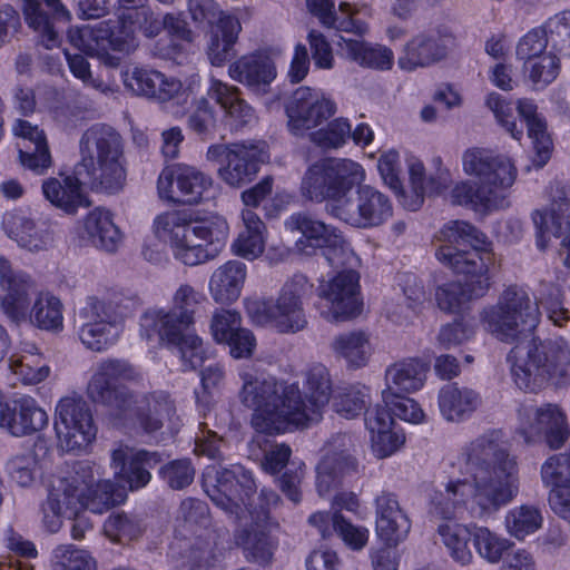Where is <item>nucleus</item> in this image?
<instances>
[{"mask_svg": "<svg viewBox=\"0 0 570 570\" xmlns=\"http://www.w3.org/2000/svg\"><path fill=\"white\" fill-rule=\"evenodd\" d=\"M539 317L538 302L523 287H508L495 305L481 313L487 332L504 343L518 342L507 361L515 384L525 392H537L550 382L570 383V346L563 337L519 342L537 327Z\"/></svg>", "mask_w": 570, "mask_h": 570, "instance_id": "obj_1", "label": "nucleus"}, {"mask_svg": "<svg viewBox=\"0 0 570 570\" xmlns=\"http://www.w3.org/2000/svg\"><path fill=\"white\" fill-rule=\"evenodd\" d=\"M469 479L449 482L444 491H435L429 513L435 520L451 521L471 499L473 518H485L513 500L519 491L518 464L499 430L488 431L462 451Z\"/></svg>", "mask_w": 570, "mask_h": 570, "instance_id": "obj_2", "label": "nucleus"}, {"mask_svg": "<svg viewBox=\"0 0 570 570\" xmlns=\"http://www.w3.org/2000/svg\"><path fill=\"white\" fill-rule=\"evenodd\" d=\"M361 164L348 158H324L312 164L301 181V194L314 203L325 202V213L358 229L384 225L393 216V204L381 190L363 185Z\"/></svg>", "mask_w": 570, "mask_h": 570, "instance_id": "obj_3", "label": "nucleus"}, {"mask_svg": "<svg viewBox=\"0 0 570 570\" xmlns=\"http://www.w3.org/2000/svg\"><path fill=\"white\" fill-rule=\"evenodd\" d=\"M79 153L75 176L49 178L42 184L45 197L69 214L90 205L82 184L112 194L122 189L127 176L124 140L110 126L96 124L88 128L79 140Z\"/></svg>", "mask_w": 570, "mask_h": 570, "instance_id": "obj_4", "label": "nucleus"}, {"mask_svg": "<svg viewBox=\"0 0 570 570\" xmlns=\"http://www.w3.org/2000/svg\"><path fill=\"white\" fill-rule=\"evenodd\" d=\"M135 376L134 367L124 360L102 361L88 383V396L106 406L118 424L138 423L149 434L159 431L165 423L171 431L176 430L178 417L170 396L165 392H154L137 399L124 384Z\"/></svg>", "mask_w": 570, "mask_h": 570, "instance_id": "obj_5", "label": "nucleus"}, {"mask_svg": "<svg viewBox=\"0 0 570 570\" xmlns=\"http://www.w3.org/2000/svg\"><path fill=\"white\" fill-rule=\"evenodd\" d=\"M463 171L478 179V186L462 180L451 190L454 205L489 214L509 206L507 190L514 184L517 168L511 159L484 148L468 149L462 157Z\"/></svg>", "mask_w": 570, "mask_h": 570, "instance_id": "obj_6", "label": "nucleus"}, {"mask_svg": "<svg viewBox=\"0 0 570 570\" xmlns=\"http://www.w3.org/2000/svg\"><path fill=\"white\" fill-rule=\"evenodd\" d=\"M156 235L168 242L176 259L188 266L215 258L226 246L229 226L218 215L194 219L188 210L174 209L154 220Z\"/></svg>", "mask_w": 570, "mask_h": 570, "instance_id": "obj_7", "label": "nucleus"}, {"mask_svg": "<svg viewBox=\"0 0 570 570\" xmlns=\"http://www.w3.org/2000/svg\"><path fill=\"white\" fill-rule=\"evenodd\" d=\"M285 228L299 233L295 242L298 250L311 254L325 249L326 276L322 274L320 285H360L361 259L335 226L326 224L308 213H294L285 222Z\"/></svg>", "mask_w": 570, "mask_h": 570, "instance_id": "obj_8", "label": "nucleus"}, {"mask_svg": "<svg viewBox=\"0 0 570 570\" xmlns=\"http://www.w3.org/2000/svg\"><path fill=\"white\" fill-rule=\"evenodd\" d=\"M204 299L195 287H179L175 294V308L148 309L140 317V335L147 341L158 337L177 347L185 371L197 368L205 360L203 341L191 331L194 307Z\"/></svg>", "mask_w": 570, "mask_h": 570, "instance_id": "obj_9", "label": "nucleus"}, {"mask_svg": "<svg viewBox=\"0 0 570 570\" xmlns=\"http://www.w3.org/2000/svg\"><path fill=\"white\" fill-rule=\"evenodd\" d=\"M242 389L239 401L254 410L252 425L259 434L285 432L292 422H299L305 416L293 414L291 401H297L298 386L278 382L275 377L258 375L249 371L239 373Z\"/></svg>", "mask_w": 570, "mask_h": 570, "instance_id": "obj_10", "label": "nucleus"}, {"mask_svg": "<svg viewBox=\"0 0 570 570\" xmlns=\"http://www.w3.org/2000/svg\"><path fill=\"white\" fill-rule=\"evenodd\" d=\"M212 484V489H206L212 501L223 510L239 513L246 510L256 522H263L268 519L269 508L279 502L278 494L273 490L263 489L257 495L256 483L253 475L240 464H230L220 466L216 470L215 476L208 471L205 474V487Z\"/></svg>", "mask_w": 570, "mask_h": 570, "instance_id": "obj_11", "label": "nucleus"}, {"mask_svg": "<svg viewBox=\"0 0 570 570\" xmlns=\"http://www.w3.org/2000/svg\"><path fill=\"white\" fill-rule=\"evenodd\" d=\"M440 239L449 244L440 246L435 256L454 273L478 276L489 271L493 254L487 246L485 235L471 223L448 222L440 229Z\"/></svg>", "mask_w": 570, "mask_h": 570, "instance_id": "obj_12", "label": "nucleus"}, {"mask_svg": "<svg viewBox=\"0 0 570 570\" xmlns=\"http://www.w3.org/2000/svg\"><path fill=\"white\" fill-rule=\"evenodd\" d=\"M267 158V146L262 140L212 145L207 150V159L220 163L218 175L232 187L250 181L258 170V164Z\"/></svg>", "mask_w": 570, "mask_h": 570, "instance_id": "obj_13", "label": "nucleus"}, {"mask_svg": "<svg viewBox=\"0 0 570 570\" xmlns=\"http://www.w3.org/2000/svg\"><path fill=\"white\" fill-rule=\"evenodd\" d=\"M244 304L253 323L272 324L279 333L301 332L308 323L302 299L291 288H283L276 298H245Z\"/></svg>", "mask_w": 570, "mask_h": 570, "instance_id": "obj_14", "label": "nucleus"}, {"mask_svg": "<svg viewBox=\"0 0 570 570\" xmlns=\"http://www.w3.org/2000/svg\"><path fill=\"white\" fill-rule=\"evenodd\" d=\"M53 428L61 448L69 452L85 449L97 433L88 403L76 395L59 400Z\"/></svg>", "mask_w": 570, "mask_h": 570, "instance_id": "obj_15", "label": "nucleus"}, {"mask_svg": "<svg viewBox=\"0 0 570 570\" xmlns=\"http://www.w3.org/2000/svg\"><path fill=\"white\" fill-rule=\"evenodd\" d=\"M456 38L451 28L439 26L413 36L405 45L397 59L404 71L428 68L445 60L455 47Z\"/></svg>", "mask_w": 570, "mask_h": 570, "instance_id": "obj_16", "label": "nucleus"}, {"mask_svg": "<svg viewBox=\"0 0 570 570\" xmlns=\"http://www.w3.org/2000/svg\"><path fill=\"white\" fill-rule=\"evenodd\" d=\"M337 111L336 102L324 91L309 87L297 88L286 105L288 128L296 135L314 129Z\"/></svg>", "mask_w": 570, "mask_h": 570, "instance_id": "obj_17", "label": "nucleus"}, {"mask_svg": "<svg viewBox=\"0 0 570 570\" xmlns=\"http://www.w3.org/2000/svg\"><path fill=\"white\" fill-rule=\"evenodd\" d=\"M212 186V178L194 166L175 164L165 167L158 177L161 199L177 204H197Z\"/></svg>", "mask_w": 570, "mask_h": 570, "instance_id": "obj_18", "label": "nucleus"}, {"mask_svg": "<svg viewBox=\"0 0 570 570\" xmlns=\"http://www.w3.org/2000/svg\"><path fill=\"white\" fill-rule=\"evenodd\" d=\"M305 399H302L298 390L297 402L291 401L293 414L302 413L305 417L299 422H292L296 428L307 426L311 422H317L322 411L328 404L332 395V381L328 370L322 364H315L305 373Z\"/></svg>", "mask_w": 570, "mask_h": 570, "instance_id": "obj_19", "label": "nucleus"}, {"mask_svg": "<svg viewBox=\"0 0 570 570\" xmlns=\"http://www.w3.org/2000/svg\"><path fill=\"white\" fill-rule=\"evenodd\" d=\"M48 423L47 412L31 396L0 400V428L13 436L32 435Z\"/></svg>", "mask_w": 570, "mask_h": 570, "instance_id": "obj_20", "label": "nucleus"}, {"mask_svg": "<svg viewBox=\"0 0 570 570\" xmlns=\"http://www.w3.org/2000/svg\"><path fill=\"white\" fill-rule=\"evenodd\" d=\"M547 194L550 199L549 210L535 209L532 213V222L537 228V246L541 250L548 247V235L560 237L566 230H570V198L564 185L552 181Z\"/></svg>", "mask_w": 570, "mask_h": 570, "instance_id": "obj_21", "label": "nucleus"}, {"mask_svg": "<svg viewBox=\"0 0 570 570\" xmlns=\"http://www.w3.org/2000/svg\"><path fill=\"white\" fill-rule=\"evenodd\" d=\"M23 13L28 26L38 33L39 41L46 49L60 46L61 40L53 22H69L71 12L61 0H23Z\"/></svg>", "mask_w": 570, "mask_h": 570, "instance_id": "obj_22", "label": "nucleus"}, {"mask_svg": "<svg viewBox=\"0 0 570 570\" xmlns=\"http://www.w3.org/2000/svg\"><path fill=\"white\" fill-rule=\"evenodd\" d=\"M161 462L158 452L137 450L120 445L111 453V463L115 474L129 485L130 490H138L147 485L151 479L150 470Z\"/></svg>", "mask_w": 570, "mask_h": 570, "instance_id": "obj_23", "label": "nucleus"}, {"mask_svg": "<svg viewBox=\"0 0 570 570\" xmlns=\"http://www.w3.org/2000/svg\"><path fill=\"white\" fill-rule=\"evenodd\" d=\"M92 481V466L88 462H78L67 475L58 478L51 484L47 498V509L62 511L68 518L78 514L81 509L80 482Z\"/></svg>", "mask_w": 570, "mask_h": 570, "instance_id": "obj_24", "label": "nucleus"}, {"mask_svg": "<svg viewBox=\"0 0 570 570\" xmlns=\"http://www.w3.org/2000/svg\"><path fill=\"white\" fill-rule=\"evenodd\" d=\"M314 303L328 322H345L361 315L364 306L360 287H317Z\"/></svg>", "mask_w": 570, "mask_h": 570, "instance_id": "obj_25", "label": "nucleus"}, {"mask_svg": "<svg viewBox=\"0 0 570 570\" xmlns=\"http://www.w3.org/2000/svg\"><path fill=\"white\" fill-rule=\"evenodd\" d=\"M12 132L20 138L18 144L21 165L37 175L45 174L52 165L46 135L28 120L17 119Z\"/></svg>", "mask_w": 570, "mask_h": 570, "instance_id": "obj_26", "label": "nucleus"}, {"mask_svg": "<svg viewBox=\"0 0 570 570\" xmlns=\"http://www.w3.org/2000/svg\"><path fill=\"white\" fill-rule=\"evenodd\" d=\"M375 517L376 533L389 547L407 538L412 523L394 493L382 492L375 499Z\"/></svg>", "mask_w": 570, "mask_h": 570, "instance_id": "obj_27", "label": "nucleus"}, {"mask_svg": "<svg viewBox=\"0 0 570 570\" xmlns=\"http://www.w3.org/2000/svg\"><path fill=\"white\" fill-rule=\"evenodd\" d=\"M229 77L257 94H265L275 80L277 70L273 59L263 51L242 56L228 67Z\"/></svg>", "mask_w": 570, "mask_h": 570, "instance_id": "obj_28", "label": "nucleus"}, {"mask_svg": "<svg viewBox=\"0 0 570 570\" xmlns=\"http://www.w3.org/2000/svg\"><path fill=\"white\" fill-rule=\"evenodd\" d=\"M334 442L344 449L327 453L317 465L316 487L321 495H325L337 482L338 476L355 472L358 462L353 455L352 439L347 434H338Z\"/></svg>", "mask_w": 570, "mask_h": 570, "instance_id": "obj_29", "label": "nucleus"}, {"mask_svg": "<svg viewBox=\"0 0 570 570\" xmlns=\"http://www.w3.org/2000/svg\"><path fill=\"white\" fill-rule=\"evenodd\" d=\"M308 522L317 528L323 539L335 533L351 550L361 551L368 542V530L353 524L340 511L315 512L308 518Z\"/></svg>", "mask_w": 570, "mask_h": 570, "instance_id": "obj_30", "label": "nucleus"}, {"mask_svg": "<svg viewBox=\"0 0 570 570\" xmlns=\"http://www.w3.org/2000/svg\"><path fill=\"white\" fill-rule=\"evenodd\" d=\"M364 415L372 448L380 458L390 456L404 443V436L393 430L394 419L389 407L377 404Z\"/></svg>", "mask_w": 570, "mask_h": 570, "instance_id": "obj_31", "label": "nucleus"}, {"mask_svg": "<svg viewBox=\"0 0 570 570\" xmlns=\"http://www.w3.org/2000/svg\"><path fill=\"white\" fill-rule=\"evenodd\" d=\"M533 432L544 434L551 449H560L570 435L566 413L556 404L524 409Z\"/></svg>", "mask_w": 570, "mask_h": 570, "instance_id": "obj_32", "label": "nucleus"}, {"mask_svg": "<svg viewBox=\"0 0 570 570\" xmlns=\"http://www.w3.org/2000/svg\"><path fill=\"white\" fill-rule=\"evenodd\" d=\"M207 96L220 106L235 129L256 121L255 110L240 97V90L216 78H210Z\"/></svg>", "mask_w": 570, "mask_h": 570, "instance_id": "obj_33", "label": "nucleus"}, {"mask_svg": "<svg viewBox=\"0 0 570 570\" xmlns=\"http://www.w3.org/2000/svg\"><path fill=\"white\" fill-rule=\"evenodd\" d=\"M338 47L345 58L362 68L387 71L394 65L393 51L380 43L341 37Z\"/></svg>", "mask_w": 570, "mask_h": 570, "instance_id": "obj_34", "label": "nucleus"}, {"mask_svg": "<svg viewBox=\"0 0 570 570\" xmlns=\"http://www.w3.org/2000/svg\"><path fill=\"white\" fill-rule=\"evenodd\" d=\"M480 403L481 397L475 391L460 386L458 383L445 384L438 394L440 413L450 422H461L468 419Z\"/></svg>", "mask_w": 570, "mask_h": 570, "instance_id": "obj_35", "label": "nucleus"}, {"mask_svg": "<svg viewBox=\"0 0 570 570\" xmlns=\"http://www.w3.org/2000/svg\"><path fill=\"white\" fill-rule=\"evenodd\" d=\"M306 6L325 28L356 35H364L367 31V26L363 21L353 18L356 10L348 2H341L338 6L342 17L337 16L333 0H306Z\"/></svg>", "mask_w": 570, "mask_h": 570, "instance_id": "obj_36", "label": "nucleus"}, {"mask_svg": "<svg viewBox=\"0 0 570 570\" xmlns=\"http://www.w3.org/2000/svg\"><path fill=\"white\" fill-rule=\"evenodd\" d=\"M79 235L82 239L107 252L116 250L121 240L120 230L114 224L110 212L100 207L88 213Z\"/></svg>", "mask_w": 570, "mask_h": 570, "instance_id": "obj_37", "label": "nucleus"}, {"mask_svg": "<svg viewBox=\"0 0 570 570\" xmlns=\"http://www.w3.org/2000/svg\"><path fill=\"white\" fill-rule=\"evenodd\" d=\"M520 117L527 124L528 136L532 140L533 163L538 168L543 167L551 157L552 141L547 132L544 119L537 112V106L531 99H520L517 104Z\"/></svg>", "mask_w": 570, "mask_h": 570, "instance_id": "obj_38", "label": "nucleus"}, {"mask_svg": "<svg viewBox=\"0 0 570 570\" xmlns=\"http://www.w3.org/2000/svg\"><path fill=\"white\" fill-rule=\"evenodd\" d=\"M81 509L94 513L102 514L111 508L122 503L126 499V491L122 487L110 480H98L92 471V481L82 483Z\"/></svg>", "mask_w": 570, "mask_h": 570, "instance_id": "obj_39", "label": "nucleus"}, {"mask_svg": "<svg viewBox=\"0 0 570 570\" xmlns=\"http://www.w3.org/2000/svg\"><path fill=\"white\" fill-rule=\"evenodd\" d=\"M331 348L335 356L343 360L348 368L364 367L372 355L373 348L370 334L363 330H355L336 335Z\"/></svg>", "mask_w": 570, "mask_h": 570, "instance_id": "obj_40", "label": "nucleus"}, {"mask_svg": "<svg viewBox=\"0 0 570 570\" xmlns=\"http://www.w3.org/2000/svg\"><path fill=\"white\" fill-rule=\"evenodd\" d=\"M426 370V365L417 358L396 362L385 371L386 389L382 392H393V394L415 392L423 386Z\"/></svg>", "mask_w": 570, "mask_h": 570, "instance_id": "obj_41", "label": "nucleus"}, {"mask_svg": "<svg viewBox=\"0 0 570 570\" xmlns=\"http://www.w3.org/2000/svg\"><path fill=\"white\" fill-rule=\"evenodd\" d=\"M100 22L95 26L70 27L67 31L68 42L81 52L98 57L106 66L116 68L120 65V58L107 52L102 47Z\"/></svg>", "mask_w": 570, "mask_h": 570, "instance_id": "obj_42", "label": "nucleus"}, {"mask_svg": "<svg viewBox=\"0 0 570 570\" xmlns=\"http://www.w3.org/2000/svg\"><path fill=\"white\" fill-rule=\"evenodd\" d=\"M29 324L47 332L59 333L63 330V304L50 292H37L29 315Z\"/></svg>", "mask_w": 570, "mask_h": 570, "instance_id": "obj_43", "label": "nucleus"}, {"mask_svg": "<svg viewBox=\"0 0 570 570\" xmlns=\"http://www.w3.org/2000/svg\"><path fill=\"white\" fill-rule=\"evenodd\" d=\"M438 533L449 556L460 566H468L473 560L470 541L473 540V525L445 522L438 525Z\"/></svg>", "mask_w": 570, "mask_h": 570, "instance_id": "obj_44", "label": "nucleus"}, {"mask_svg": "<svg viewBox=\"0 0 570 570\" xmlns=\"http://www.w3.org/2000/svg\"><path fill=\"white\" fill-rule=\"evenodd\" d=\"M244 229L239 233L233 247L237 255L253 259L258 257L265 245V225L256 213L250 208L242 212Z\"/></svg>", "mask_w": 570, "mask_h": 570, "instance_id": "obj_45", "label": "nucleus"}, {"mask_svg": "<svg viewBox=\"0 0 570 570\" xmlns=\"http://www.w3.org/2000/svg\"><path fill=\"white\" fill-rule=\"evenodd\" d=\"M10 236L29 250L47 249L53 243V234L43 223L36 224L31 218L17 215L12 218Z\"/></svg>", "mask_w": 570, "mask_h": 570, "instance_id": "obj_46", "label": "nucleus"}, {"mask_svg": "<svg viewBox=\"0 0 570 570\" xmlns=\"http://www.w3.org/2000/svg\"><path fill=\"white\" fill-rule=\"evenodd\" d=\"M37 292L30 287H2L0 293V311L13 324L29 323V315Z\"/></svg>", "mask_w": 570, "mask_h": 570, "instance_id": "obj_47", "label": "nucleus"}, {"mask_svg": "<svg viewBox=\"0 0 570 570\" xmlns=\"http://www.w3.org/2000/svg\"><path fill=\"white\" fill-rule=\"evenodd\" d=\"M102 47L107 52L114 51L122 55H130L138 47V39L135 28H131L129 21H124L121 13L117 21L106 20L100 22Z\"/></svg>", "mask_w": 570, "mask_h": 570, "instance_id": "obj_48", "label": "nucleus"}, {"mask_svg": "<svg viewBox=\"0 0 570 570\" xmlns=\"http://www.w3.org/2000/svg\"><path fill=\"white\" fill-rule=\"evenodd\" d=\"M120 333V322L86 321L79 328V338L87 348L102 352L116 344Z\"/></svg>", "mask_w": 570, "mask_h": 570, "instance_id": "obj_49", "label": "nucleus"}, {"mask_svg": "<svg viewBox=\"0 0 570 570\" xmlns=\"http://www.w3.org/2000/svg\"><path fill=\"white\" fill-rule=\"evenodd\" d=\"M2 541L4 547L13 553L9 560V570H33L28 560L36 558L38 552L31 541L24 539L11 524H7L3 529Z\"/></svg>", "mask_w": 570, "mask_h": 570, "instance_id": "obj_50", "label": "nucleus"}, {"mask_svg": "<svg viewBox=\"0 0 570 570\" xmlns=\"http://www.w3.org/2000/svg\"><path fill=\"white\" fill-rule=\"evenodd\" d=\"M31 350L28 354L21 355L17 360H11L10 363L12 373L26 385L41 383L50 373V367L37 353L38 348L32 346Z\"/></svg>", "mask_w": 570, "mask_h": 570, "instance_id": "obj_51", "label": "nucleus"}, {"mask_svg": "<svg viewBox=\"0 0 570 570\" xmlns=\"http://www.w3.org/2000/svg\"><path fill=\"white\" fill-rule=\"evenodd\" d=\"M238 543L243 546L244 556L248 562L265 567L272 561L274 546L265 532L245 530Z\"/></svg>", "mask_w": 570, "mask_h": 570, "instance_id": "obj_52", "label": "nucleus"}, {"mask_svg": "<svg viewBox=\"0 0 570 570\" xmlns=\"http://www.w3.org/2000/svg\"><path fill=\"white\" fill-rule=\"evenodd\" d=\"M351 137V124L347 118L338 117L330 121L325 127L309 134L313 144L322 149H338Z\"/></svg>", "mask_w": 570, "mask_h": 570, "instance_id": "obj_53", "label": "nucleus"}, {"mask_svg": "<svg viewBox=\"0 0 570 570\" xmlns=\"http://www.w3.org/2000/svg\"><path fill=\"white\" fill-rule=\"evenodd\" d=\"M473 546L479 556L490 563H498L510 542L485 527L473 525Z\"/></svg>", "mask_w": 570, "mask_h": 570, "instance_id": "obj_54", "label": "nucleus"}, {"mask_svg": "<svg viewBox=\"0 0 570 570\" xmlns=\"http://www.w3.org/2000/svg\"><path fill=\"white\" fill-rule=\"evenodd\" d=\"M6 471L9 479L18 487H31L39 473L37 455L28 451L11 456L6 463Z\"/></svg>", "mask_w": 570, "mask_h": 570, "instance_id": "obj_55", "label": "nucleus"}, {"mask_svg": "<svg viewBox=\"0 0 570 570\" xmlns=\"http://www.w3.org/2000/svg\"><path fill=\"white\" fill-rule=\"evenodd\" d=\"M488 287H436L438 306L445 312L456 313L469 302L485 294Z\"/></svg>", "mask_w": 570, "mask_h": 570, "instance_id": "obj_56", "label": "nucleus"}, {"mask_svg": "<svg viewBox=\"0 0 570 570\" xmlns=\"http://www.w3.org/2000/svg\"><path fill=\"white\" fill-rule=\"evenodd\" d=\"M541 481L551 490L570 487V456L568 451L549 456L541 465Z\"/></svg>", "mask_w": 570, "mask_h": 570, "instance_id": "obj_57", "label": "nucleus"}, {"mask_svg": "<svg viewBox=\"0 0 570 570\" xmlns=\"http://www.w3.org/2000/svg\"><path fill=\"white\" fill-rule=\"evenodd\" d=\"M505 522L510 534L521 540L541 527L542 517L537 508L522 505L510 511Z\"/></svg>", "mask_w": 570, "mask_h": 570, "instance_id": "obj_58", "label": "nucleus"}, {"mask_svg": "<svg viewBox=\"0 0 570 570\" xmlns=\"http://www.w3.org/2000/svg\"><path fill=\"white\" fill-rule=\"evenodd\" d=\"M106 534L122 543L139 538L144 531L141 520L135 515L117 513L109 515L104 525Z\"/></svg>", "mask_w": 570, "mask_h": 570, "instance_id": "obj_59", "label": "nucleus"}, {"mask_svg": "<svg viewBox=\"0 0 570 570\" xmlns=\"http://www.w3.org/2000/svg\"><path fill=\"white\" fill-rule=\"evenodd\" d=\"M523 69L533 85L544 88L557 79L560 60L553 52H547L529 63H523Z\"/></svg>", "mask_w": 570, "mask_h": 570, "instance_id": "obj_60", "label": "nucleus"}, {"mask_svg": "<svg viewBox=\"0 0 570 570\" xmlns=\"http://www.w3.org/2000/svg\"><path fill=\"white\" fill-rule=\"evenodd\" d=\"M53 570H95V560L85 550L73 546H59L52 552Z\"/></svg>", "mask_w": 570, "mask_h": 570, "instance_id": "obj_61", "label": "nucleus"}, {"mask_svg": "<svg viewBox=\"0 0 570 570\" xmlns=\"http://www.w3.org/2000/svg\"><path fill=\"white\" fill-rule=\"evenodd\" d=\"M216 125V111L209 104L208 99L202 97L196 100L190 114L188 115V128L203 139H207L214 134Z\"/></svg>", "mask_w": 570, "mask_h": 570, "instance_id": "obj_62", "label": "nucleus"}, {"mask_svg": "<svg viewBox=\"0 0 570 570\" xmlns=\"http://www.w3.org/2000/svg\"><path fill=\"white\" fill-rule=\"evenodd\" d=\"M125 87L138 96L150 97L156 91V83L161 81V72L153 69L134 67L122 72Z\"/></svg>", "mask_w": 570, "mask_h": 570, "instance_id": "obj_63", "label": "nucleus"}, {"mask_svg": "<svg viewBox=\"0 0 570 570\" xmlns=\"http://www.w3.org/2000/svg\"><path fill=\"white\" fill-rule=\"evenodd\" d=\"M553 50L570 57V9L551 16L546 21Z\"/></svg>", "mask_w": 570, "mask_h": 570, "instance_id": "obj_64", "label": "nucleus"}]
</instances>
